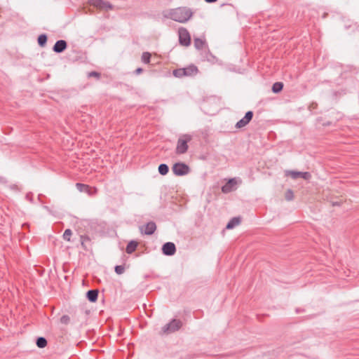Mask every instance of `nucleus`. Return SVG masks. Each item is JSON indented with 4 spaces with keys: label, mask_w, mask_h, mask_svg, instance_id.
<instances>
[{
    "label": "nucleus",
    "mask_w": 359,
    "mask_h": 359,
    "mask_svg": "<svg viewBox=\"0 0 359 359\" xmlns=\"http://www.w3.org/2000/svg\"><path fill=\"white\" fill-rule=\"evenodd\" d=\"M193 15L191 10L187 7H178L174 9L167 11L164 13V17L180 23L187 22Z\"/></svg>",
    "instance_id": "1"
},
{
    "label": "nucleus",
    "mask_w": 359,
    "mask_h": 359,
    "mask_svg": "<svg viewBox=\"0 0 359 359\" xmlns=\"http://www.w3.org/2000/svg\"><path fill=\"white\" fill-rule=\"evenodd\" d=\"M182 322L180 319H172L168 323L162 327L160 335H168L178 331L182 327Z\"/></svg>",
    "instance_id": "2"
},
{
    "label": "nucleus",
    "mask_w": 359,
    "mask_h": 359,
    "mask_svg": "<svg viewBox=\"0 0 359 359\" xmlns=\"http://www.w3.org/2000/svg\"><path fill=\"white\" fill-rule=\"evenodd\" d=\"M192 140V136L189 134L183 135L177 140L175 152L177 154H185L189 148L188 142Z\"/></svg>",
    "instance_id": "3"
},
{
    "label": "nucleus",
    "mask_w": 359,
    "mask_h": 359,
    "mask_svg": "<svg viewBox=\"0 0 359 359\" xmlns=\"http://www.w3.org/2000/svg\"><path fill=\"white\" fill-rule=\"evenodd\" d=\"M172 170L176 176H184L191 172L189 166L183 162H177L173 164Z\"/></svg>",
    "instance_id": "4"
},
{
    "label": "nucleus",
    "mask_w": 359,
    "mask_h": 359,
    "mask_svg": "<svg viewBox=\"0 0 359 359\" xmlns=\"http://www.w3.org/2000/svg\"><path fill=\"white\" fill-rule=\"evenodd\" d=\"M179 42L182 46H188L191 43V36L187 29L181 27L178 30Z\"/></svg>",
    "instance_id": "5"
},
{
    "label": "nucleus",
    "mask_w": 359,
    "mask_h": 359,
    "mask_svg": "<svg viewBox=\"0 0 359 359\" xmlns=\"http://www.w3.org/2000/svg\"><path fill=\"white\" fill-rule=\"evenodd\" d=\"M286 176H291L294 180H297L299 177L303 178L305 180H309L311 178V175L309 172H300L294 170H286Z\"/></svg>",
    "instance_id": "6"
},
{
    "label": "nucleus",
    "mask_w": 359,
    "mask_h": 359,
    "mask_svg": "<svg viewBox=\"0 0 359 359\" xmlns=\"http://www.w3.org/2000/svg\"><path fill=\"white\" fill-rule=\"evenodd\" d=\"M161 250L164 255L172 256L176 252V246L172 242H167L163 245Z\"/></svg>",
    "instance_id": "7"
},
{
    "label": "nucleus",
    "mask_w": 359,
    "mask_h": 359,
    "mask_svg": "<svg viewBox=\"0 0 359 359\" xmlns=\"http://www.w3.org/2000/svg\"><path fill=\"white\" fill-rule=\"evenodd\" d=\"M90 5L102 10H111L113 9V6L107 1H104L103 0H90Z\"/></svg>",
    "instance_id": "8"
},
{
    "label": "nucleus",
    "mask_w": 359,
    "mask_h": 359,
    "mask_svg": "<svg viewBox=\"0 0 359 359\" xmlns=\"http://www.w3.org/2000/svg\"><path fill=\"white\" fill-rule=\"evenodd\" d=\"M237 184V182L236 180V178H231L229 179L225 184H224L222 188V192L224 194H228L233 191H234L236 187V185Z\"/></svg>",
    "instance_id": "9"
},
{
    "label": "nucleus",
    "mask_w": 359,
    "mask_h": 359,
    "mask_svg": "<svg viewBox=\"0 0 359 359\" xmlns=\"http://www.w3.org/2000/svg\"><path fill=\"white\" fill-rule=\"evenodd\" d=\"M254 114H245V116L239 120L235 125L237 129H241L246 126L252 119Z\"/></svg>",
    "instance_id": "10"
},
{
    "label": "nucleus",
    "mask_w": 359,
    "mask_h": 359,
    "mask_svg": "<svg viewBox=\"0 0 359 359\" xmlns=\"http://www.w3.org/2000/svg\"><path fill=\"white\" fill-rule=\"evenodd\" d=\"M156 230V224L154 222H149L145 225V229L144 233L148 236H151L154 233Z\"/></svg>",
    "instance_id": "11"
},
{
    "label": "nucleus",
    "mask_w": 359,
    "mask_h": 359,
    "mask_svg": "<svg viewBox=\"0 0 359 359\" xmlns=\"http://www.w3.org/2000/svg\"><path fill=\"white\" fill-rule=\"evenodd\" d=\"M99 291L97 290H89L86 294L87 299L94 303L97 300Z\"/></svg>",
    "instance_id": "12"
},
{
    "label": "nucleus",
    "mask_w": 359,
    "mask_h": 359,
    "mask_svg": "<svg viewBox=\"0 0 359 359\" xmlns=\"http://www.w3.org/2000/svg\"><path fill=\"white\" fill-rule=\"evenodd\" d=\"M66 48L67 42L64 40H59L55 43L53 49L55 53H62Z\"/></svg>",
    "instance_id": "13"
},
{
    "label": "nucleus",
    "mask_w": 359,
    "mask_h": 359,
    "mask_svg": "<svg viewBox=\"0 0 359 359\" xmlns=\"http://www.w3.org/2000/svg\"><path fill=\"white\" fill-rule=\"evenodd\" d=\"M183 70L184 71L185 76H194L198 73V68L194 65L183 68Z\"/></svg>",
    "instance_id": "14"
},
{
    "label": "nucleus",
    "mask_w": 359,
    "mask_h": 359,
    "mask_svg": "<svg viewBox=\"0 0 359 359\" xmlns=\"http://www.w3.org/2000/svg\"><path fill=\"white\" fill-rule=\"evenodd\" d=\"M138 246V242L134 240L130 241L126 245V252L128 254L133 253Z\"/></svg>",
    "instance_id": "15"
},
{
    "label": "nucleus",
    "mask_w": 359,
    "mask_h": 359,
    "mask_svg": "<svg viewBox=\"0 0 359 359\" xmlns=\"http://www.w3.org/2000/svg\"><path fill=\"white\" fill-rule=\"evenodd\" d=\"M241 222V217H233L229 220V222L227 223L226 226V229H231L234 228L236 226L239 224Z\"/></svg>",
    "instance_id": "16"
},
{
    "label": "nucleus",
    "mask_w": 359,
    "mask_h": 359,
    "mask_svg": "<svg viewBox=\"0 0 359 359\" xmlns=\"http://www.w3.org/2000/svg\"><path fill=\"white\" fill-rule=\"evenodd\" d=\"M80 241H81V246L83 248V250H88V243H90V237L87 235H81L80 236Z\"/></svg>",
    "instance_id": "17"
},
{
    "label": "nucleus",
    "mask_w": 359,
    "mask_h": 359,
    "mask_svg": "<svg viewBox=\"0 0 359 359\" xmlns=\"http://www.w3.org/2000/svg\"><path fill=\"white\" fill-rule=\"evenodd\" d=\"M36 344L39 348H43L47 346L48 341L45 337H39L36 339Z\"/></svg>",
    "instance_id": "18"
},
{
    "label": "nucleus",
    "mask_w": 359,
    "mask_h": 359,
    "mask_svg": "<svg viewBox=\"0 0 359 359\" xmlns=\"http://www.w3.org/2000/svg\"><path fill=\"white\" fill-rule=\"evenodd\" d=\"M158 170L161 175H165L169 172V167L165 163H161L158 165Z\"/></svg>",
    "instance_id": "19"
},
{
    "label": "nucleus",
    "mask_w": 359,
    "mask_h": 359,
    "mask_svg": "<svg viewBox=\"0 0 359 359\" xmlns=\"http://www.w3.org/2000/svg\"><path fill=\"white\" fill-rule=\"evenodd\" d=\"M76 187L77 189L81 192L88 193L90 189V187L88 185L81 183H76Z\"/></svg>",
    "instance_id": "20"
},
{
    "label": "nucleus",
    "mask_w": 359,
    "mask_h": 359,
    "mask_svg": "<svg viewBox=\"0 0 359 359\" xmlns=\"http://www.w3.org/2000/svg\"><path fill=\"white\" fill-rule=\"evenodd\" d=\"M283 84L281 82H276L273 83L272 86V91L275 93H278L282 90Z\"/></svg>",
    "instance_id": "21"
},
{
    "label": "nucleus",
    "mask_w": 359,
    "mask_h": 359,
    "mask_svg": "<svg viewBox=\"0 0 359 359\" xmlns=\"http://www.w3.org/2000/svg\"><path fill=\"white\" fill-rule=\"evenodd\" d=\"M194 46L196 49L201 50L203 48L205 42L201 39H194Z\"/></svg>",
    "instance_id": "22"
},
{
    "label": "nucleus",
    "mask_w": 359,
    "mask_h": 359,
    "mask_svg": "<svg viewBox=\"0 0 359 359\" xmlns=\"http://www.w3.org/2000/svg\"><path fill=\"white\" fill-rule=\"evenodd\" d=\"M47 41V36L46 34H41L38 37V43L40 46L43 47L46 45Z\"/></svg>",
    "instance_id": "23"
},
{
    "label": "nucleus",
    "mask_w": 359,
    "mask_h": 359,
    "mask_svg": "<svg viewBox=\"0 0 359 359\" xmlns=\"http://www.w3.org/2000/svg\"><path fill=\"white\" fill-rule=\"evenodd\" d=\"M173 75L176 77L181 78L185 76L183 68L177 69L173 71Z\"/></svg>",
    "instance_id": "24"
},
{
    "label": "nucleus",
    "mask_w": 359,
    "mask_h": 359,
    "mask_svg": "<svg viewBox=\"0 0 359 359\" xmlns=\"http://www.w3.org/2000/svg\"><path fill=\"white\" fill-rule=\"evenodd\" d=\"M72 235V231L70 229H67L63 233V238L65 241H70V237Z\"/></svg>",
    "instance_id": "25"
},
{
    "label": "nucleus",
    "mask_w": 359,
    "mask_h": 359,
    "mask_svg": "<svg viewBox=\"0 0 359 359\" xmlns=\"http://www.w3.org/2000/svg\"><path fill=\"white\" fill-rule=\"evenodd\" d=\"M151 54L148 52L143 53L142 55V61L144 63H149L150 62Z\"/></svg>",
    "instance_id": "26"
},
{
    "label": "nucleus",
    "mask_w": 359,
    "mask_h": 359,
    "mask_svg": "<svg viewBox=\"0 0 359 359\" xmlns=\"http://www.w3.org/2000/svg\"><path fill=\"white\" fill-rule=\"evenodd\" d=\"M285 198L287 201H290L294 198V193L292 189H287L285 192Z\"/></svg>",
    "instance_id": "27"
},
{
    "label": "nucleus",
    "mask_w": 359,
    "mask_h": 359,
    "mask_svg": "<svg viewBox=\"0 0 359 359\" xmlns=\"http://www.w3.org/2000/svg\"><path fill=\"white\" fill-rule=\"evenodd\" d=\"M114 271L118 275H121L124 273L125 267L123 265H116L114 267Z\"/></svg>",
    "instance_id": "28"
},
{
    "label": "nucleus",
    "mask_w": 359,
    "mask_h": 359,
    "mask_svg": "<svg viewBox=\"0 0 359 359\" xmlns=\"http://www.w3.org/2000/svg\"><path fill=\"white\" fill-rule=\"evenodd\" d=\"M60 320L62 324L68 325L70 323V317L68 315H63Z\"/></svg>",
    "instance_id": "29"
},
{
    "label": "nucleus",
    "mask_w": 359,
    "mask_h": 359,
    "mask_svg": "<svg viewBox=\"0 0 359 359\" xmlns=\"http://www.w3.org/2000/svg\"><path fill=\"white\" fill-rule=\"evenodd\" d=\"M100 73L97 72H91L89 73L88 74V76L91 77V76H94V77H96V78H100Z\"/></svg>",
    "instance_id": "30"
},
{
    "label": "nucleus",
    "mask_w": 359,
    "mask_h": 359,
    "mask_svg": "<svg viewBox=\"0 0 359 359\" xmlns=\"http://www.w3.org/2000/svg\"><path fill=\"white\" fill-rule=\"evenodd\" d=\"M202 136L204 139H206L208 136V131L207 130H205L204 131L201 132Z\"/></svg>",
    "instance_id": "31"
},
{
    "label": "nucleus",
    "mask_w": 359,
    "mask_h": 359,
    "mask_svg": "<svg viewBox=\"0 0 359 359\" xmlns=\"http://www.w3.org/2000/svg\"><path fill=\"white\" fill-rule=\"evenodd\" d=\"M142 68H140H140H137V69L135 70V73H136L137 74H140V73H142Z\"/></svg>",
    "instance_id": "32"
},
{
    "label": "nucleus",
    "mask_w": 359,
    "mask_h": 359,
    "mask_svg": "<svg viewBox=\"0 0 359 359\" xmlns=\"http://www.w3.org/2000/svg\"><path fill=\"white\" fill-rule=\"evenodd\" d=\"M322 125L325 126H330V122H323L322 123Z\"/></svg>",
    "instance_id": "33"
},
{
    "label": "nucleus",
    "mask_w": 359,
    "mask_h": 359,
    "mask_svg": "<svg viewBox=\"0 0 359 359\" xmlns=\"http://www.w3.org/2000/svg\"><path fill=\"white\" fill-rule=\"evenodd\" d=\"M304 311V309H296V313H301V312H303Z\"/></svg>",
    "instance_id": "34"
},
{
    "label": "nucleus",
    "mask_w": 359,
    "mask_h": 359,
    "mask_svg": "<svg viewBox=\"0 0 359 359\" xmlns=\"http://www.w3.org/2000/svg\"><path fill=\"white\" fill-rule=\"evenodd\" d=\"M29 224H27V223H25V224H22V228H24V229H25V228H28V227H29Z\"/></svg>",
    "instance_id": "35"
},
{
    "label": "nucleus",
    "mask_w": 359,
    "mask_h": 359,
    "mask_svg": "<svg viewBox=\"0 0 359 359\" xmlns=\"http://www.w3.org/2000/svg\"><path fill=\"white\" fill-rule=\"evenodd\" d=\"M217 0H205V1L208 2V3H213V2H215Z\"/></svg>",
    "instance_id": "36"
},
{
    "label": "nucleus",
    "mask_w": 359,
    "mask_h": 359,
    "mask_svg": "<svg viewBox=\"0 0 359 359\" xmlns=\"http://www.w3.org/2000/svg\"><path fill=\"white\" fill-rule=\"evenodd\" d=\"M26 198L32 201V198L29 196V194H27Z\"/></svg>",
    "instance_id": "37"
},
{
    "label": "nucleus",
    "mask_w": 359,
    "mask_h": 359,
    "mask_svg": "<svg viewBox=\"0 0 359 359\" xmlns=\"http://www.w3.org/2000/svg\"><path fill=\"white\" fill-rule=\"evenodd\" d=\"M140 231L142 233V227H140Z\"/></svg>",
    "instance_id": "38"
}]
</instances>
